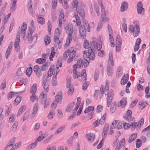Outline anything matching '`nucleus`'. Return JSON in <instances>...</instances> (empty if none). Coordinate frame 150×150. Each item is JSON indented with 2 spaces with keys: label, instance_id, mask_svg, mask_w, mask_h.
<instances>
[{
  "label": "nucleus",
  "instance_id": "obj_39",
  "mask_svg": "<svg viewBox=\"0 0 150 150\" xmlns=\"http://www.w3.org/2000/svg\"><path fill=\"white\" fill-rule=\"evenodd\" d=\"M112 33H109V37L111 44L112 45L111 46L112 47H114L115 45L114 44V40L113 37L111 34Z\"/></svg>",
  "mask_w": 150,
  "mask_h": 150
},
{
  "label": "nucleus",
  "instance_id": "obj_31",
  "mask_svg": "<svg viewBox=\"0 0 150 150\" xmlns=\"http://www.w3.org/2000/svg\"><path fill=\"white\" fill-rule=\"evenodd\" d=\"M65 125H63L58 128L55 132V134H57L59 133L62 132L65 129Z\"/></svg>",
  "mask_w": 150,
  "mask_h": 150
},
{
  "label": "nucleus",
  "instance_id": "obj_64",
  "mask_svg": "<svg viewBox=\"0 0 150 150\" xmlns=\"http://www.w3.org/2000/svg\"><path fill=\"white\" fill-rule=\"evenodd\" d=\"M57 0H53L52 2V8L53 9L56 8L57 6Z\"/></svg>",
  "mask_w": 150,
  "mask_h": 150
},
{
  "label": "nucleus",
  "instance_id": "obj_47",
  "mask_svg": "<svg viewBox=\"0 0 150 150\" xmlns=\"http://www.w3.org/2000/svg\"><path fill=\"white\" fill-rule=\"evenodd\" d=\"M141 141L139 139H138L136 142V146L137 148H139L142 145Z\"/></svg>",
  "mask_w": 150,
  "mask_h": 150
},
{
  "label": "nucleus",
  "instance_id": "obj_5",
  "mask_svg": "<svg viewBox=\"0 0 150 150\" xmlns=\"http://www.w3.org/2000/svg\"><path fill=\"white\" fill-rule=\"evenodd\" d=\"M40 98L41 99L42 103L45 104L44 106V108H46L49 105L48 101H46L47 95L42 92L40 94Z\"/></svg>",
  "mask_w": 150,
  "mask_h": 150
},
{
  "label": "nucleus",
  "instance_id": "obj_2",
  "mask_svg": "<svg viewBox=\"0 0 150 150\" xmlns=\"http://www.w3.org/2000/svg\"><path fill=\"white\" fill-rule=\"evenodd\" d=\"M134 26L133 25H130L129 28V31L131 33H132L134 37L137 36L140 32V29L139 24L136 22H134Z\"/></svg>",
  "mask_w": 150,
  "mask_h": 150
},
{
  "label": "nucleus",
  "instance_id": "obj_19",
  "mask_svg": "<svg viewBox=\"0 0 150 150\" xmlns=\"http://www.w3.org/2000/svg\"><path fill=\"white\" fill-rule=\"evenodd\" d=\"M37 84L36 83L33 84L30 90V93L31 94H35L37 90Z\"/></svg>",
  "mask_w": 150,
  "mask_h": 150
},
{
  "label": "nucleus",
  "instance_id": "obj_42",
  "mask_svg": "<svg viewBox=\"0 0 150 150\" xmlns=\"http://www.w3.org/2000/svg\"><path fill=\"white\" fill-rule=\"evenodd\" d=\"M112 97H109V96H108V99L107 100V105L108 107H109L112 102Z\"/></svg>",
  "mask_w": 150,
  "mask_h": 150
},
{
  "label": "nucleus",
  "instance_id": "obj_57",
  "mask_svg": "<svg viewBox=\"0 0 150 150\" xmlns=\"http://www.w3.org/2000/svg\"><path fill=\"white\" fill-rule=\"evenodd\" d=\"M144 123V119L143 118H142L139 121L137 125V127L138 128H140L141 125H142Z\"/></svg>",
  "mask_w": 150,
  "mask_h": 150
},
{
  "label": "nucleus",
  "instance_id": "obj_34",
  "mask_svg": "<svg viewBox=\"0 0 150 150\" xmlns=\"http://www.w3.org/2000/svg\"><path fill=\"white\" fill-rule=\"evenodd\" d=\"M44 42L46 45L49 44L50 42V37L48 35H47L44 38Z\"/></svg>",
  "mask_w": 150,
  "mask_h": 150
},
{
  "label": "nucleus",
  "instance_id": "obj_56",
  "mask_svg": "<svg viewBox=\"0 0 150 150\" xmlns=\"http://www.w3.org/2000/svg\"><path fill=\"white\" fill-rule=\"evenodd\" d=\"M46 137V136L45 137L42 136V135L40 136L36 139L35 141L37 143L38 142H40L42 140Z\"/></svg>",
  "mask_w": 150,
  "mask_h": 150
},
{
  "label": "nucleus",
  "instance_id": "obj_14",
  "mask_svg": "<svg viewBox=\"0 0 150 150\" xmlns=\"http://www.w3.org/2000/svg\"><path fill=\"white\" fill-rule=\"evenodd\" d=\"M129 79V74H127L125 75L122 78L121 81V84L122 85H124L126 84Z\"/></svg>",
  "mask_w": 150,
  "mask_h": 150
},
{
  "label": "nucleus",
  "instance_id": "obj_20",
  "mask_svg": "<svg viewBox=\"0 0 150 150\" xmlns=\"http://www.w3.org/2000/svg\"><path fill=\"white\" fill-rule=\"evenodd\" d=\"M137 137V133H134L132 134L129 138L128 143H131L136 139Z\"/></svg>",
  "mask_w": 150,
  "mask_h": 150
},
{
  "label": "nucleus",
  "instance_id": "obj_10",
  "mask_svg": "<svg viewBox=\"0 0 150 150\" xmlns=\"http://www.w3.org/2000/svg\"><path fill=\"white\" fill-rule=\"evenodd\" d=\"M76 52L74 51V49L70 50L69 52V56L67 59V62L69 63H71L73 60V58L76 55Z\"/></svg>",
  "mask_w": 150,
  "mask_h": 150
},
{
  "label": "nucleus",
  "instance_id": "obj_26",
  "mask_svg": "<svg viewBox=\"0 0 150 150\" xmlns=\"http://www.w3.org/2000/svg\"><path fill=\"white\" fill-rule=\"evenodd\" d=\"M37 20L38 23L41 25H43L45 23V20L43 17H41V15H39V16H38Z\"/></svg>",
  "mask_w": 150,
  "mask_h": 150
},
{
  "label": "nucleus",
  "instance_id": "obj_32",
  "mask_svg": "<svg viewBox=\"0 0 150 150\" xmlns=\"http://www.w3.org/2000/svg\"><path fill=\"white\" fill-rule=\"evenodd\" d=\"M32 95L30 97V99L31 101L33 102L35 101H38V98L37 97L35 94H32Z\"/></svg>",
  "mask_w": 150,
  "mask_h": 150
},
{
  "label": "nucleus",
  "instance_id": "obj_6",
  "mask_svg": "<svg viewBox=\"0 0 150 150\" xmlns=\"http://www.w3.org/2000/svg\"><path fill=\"white\" fill-rule=\"evenodd\" d=\"M20 33L18 31L17 33L16 37L14 43L15 48L16 51L18 52L20 51V47L19 46L20 41Z\"/></svg>",
  "mask_w": 150,
  "mask_h": 150
},
{
  "label": "nucleus",
  "instance_id": "obj_30",
  "mask_svg": "<svg viewBox=\"0 0 150 150\" xmlns=\"http://www.w3.org/2000/svg\"><path fill=\"white\" fill-rule=\"evenodd\" d=\"M82 71L83 74L81 75V76L82 77L83 80L86 81V80L87 78V74L86 73V70L85 69H83L82 70Z\"/></svg>",
  "mask_w": 150,
  "mask_h": 150
},
{
  "label": "nucleus",
  "instance_id": "obj_12",
  "mask_svg": "<svg viewBox=\"0 0 150 150\" xmlns=\"http://www.w3.org/2000/svg\"><path fill=\"white\" fill-rule=\"evenodd\" d=\"M86 136L90 142H93L95 138V135L93 133H90L87 134Z\"/></svg>",
  "mask_w": 150,
  "mask_h": 150
},
{
  "label": "nucleus",
  "instance_id": "obj_3",
  "mask_svg": "<svg viewBox=\"0 0 150 150\" xmlns=\"http://www.w3.org/2000/svg\"><path fill=\"white\" fill-rule=\"evenodd\" d=\"M52 74L48 72L47 76L46 74L43 75L42 84L43 86L44 90V91L45 93L48 92L49 90V84L48 82H47V78L48 77H50L52 75Z\"/></svg>",
  "mask_w": 150,
  "mask_h": 150
},
{
  "label": "nucleus",
  "instance_id": "obj_37",
  "mask_svg": "<svg viewBox=\"0 0 150 150\" xmlns=\"http://www.w3.org/2000/svg\"><path fill=\"white\" fill-rule=\"evenodd\" d=\"M116 107V103L115 102H113L111 105L110 107V111L112 113L115 111Z\"/></svg>",
  "mask_w": 150,
  "mask_h": 150
},
{
  "label": "nucleus",
  "instance_id": "obj_40",
  "mask_svg": "<svg viewBox=\"0 0 150 150\" xmlns=\"http://www.w3.org/2000/svg\"><path fill=\"white\" fill-rule=\"evenodd\" d=\"M46 61V59L45 58H39L36 59L35 60V62L38 64H42Z\"/></svg>",
  "mask_w": 150,
  "mask_h": 150
},
{
  "label": "nucleus",
  "instance_id": "obj_28",
  "mask_svg": "<svg viewBox=\"0 0 150 150\" xmlns=\"http://www.w3.org/2000/svg\"><path fill=\"white\" fill-rule=\"evenodd\" d=\"M94 110V107L93 106H90L85 109L84 113L86 114L88 113L89 112L93 111Z\"/></svg>",
  "mask_w": 150,
  "mask_h": 150
},
{
  "label": "nucleus",
  "instance_id": "obj_43",
  "mask_svg": "<svg viewBox=\"0 0 150 150\" xmlns=\"http://www.w3.org/2000/svg\"><path fill=\"white\" fill-rule=\"evenodd\" d=\"M69 52H70V50H67L64 54L63 59H66L69 55Z\"/></svg>",
  "mask_w": 150,
  "mask_h": 150
},
{
  "label": "nucleus",
  "instance_id": "obj_63",
  "mask_svg": "<svg viewBox=\"0 0 150 150\" xmlns=\"http://www.w3.org/2000/svg\"><path fill=\"white\" fill-rule=\"evenodd\" d=\"M53 137V135H51L48 137L47 139L44 140L43 142L44 143H48Z\"/></svg>",
  "mask_w": 150,
  "mask_h": 150
},
{
  "label": "nucleus",
  "instance_id": "obj_59",
  "mask_svg": "<svg viewBox=\"0 0 150 150\" xmlns=\"http://www.w3.org/2000/svg\"><path fill=\"white\" fill-rule=\"evenodd\" d=\"M103 107L101 105H98L97 107V112L98 113L101 112L103 110Z\"/></svg>",
  "mask_w": 150,
  "mask_h": 150
},
{
  "label": "nucleus",
  "instance_id": "obj_1",
  "mask_svg": "<svg viewBox=\"0 0 150 150\" xmlns=\"http://www.w3.org/2000/svg\"><path fill=\"white\" fill-rule=\"evenodd\" d=\"M91 47L88 50V53L89 55V61L90 60H93L95 57L94 51L99 50L101 49L102 47V41L100 38L98 39L97 42L93 40L91 42Z\"/></svg>",
  "mask_w": 150,
  "mask_h": 150
},
{
  "label": "nucleus",
  "instance_id": "obj_17",
  "mask_svg": "<svg viewBox=\"0 0 150 150\" xmlns=\"http://www.w3.org/2000/svg\"><path fill=\"white\" fill-rule=\"evenodd\" d=\"M38 108V104L36 103L34 105L33 112L31 115V118L33 119L37 114Z\"/></svg>",
  "mask_w": 150,
  "mask_h": 150
},
{
  "label": "nucleus",
  "instance_id": "obj_38",
  "mask_svg": "<svg viewBox=\"0 0 150 150\" xmlns=\"http://www.w3.org/2000/svg\"><path fill=\"white\" fill-rule=\"evenodd\" d=\"M51 16L52 21H54L55 19L57 18L56 16V11L55 10H53L51 12Z\"/></svg>",
  "mask_w": 150,
  "mask_h": 150
},
{
  "label": "nucleus",
  "instance_id": "obj_8",
  "mask_svg": "<svg viewBox=\"0 0 150 150\" xmlns=\"http://www.w3.org/2000/svg\"><path fill=\"white\" fill-rule=\"evenodd\" d=\"M127 115H126L123 116V118L128 122H130L134 120V118L132 117V111L131 110H129L127 112Z\"/></svg>",
  "mask_w": 150,
  "mask_h": 150
},
{
  "label": "nucleus",
  "instance_id": "obj_51",
  "mask_svg": "<svg viewBox=\"0 0 150 150\" xmlns=\"http://www.w3.org/2000/svg\"><path fill=\"white\" fill-rule=\"evenodd\" d=\"M64 16V12L63 10H61L60 13L59 20L60 19V20L63 21Z\"/></svg>",
  "mask_w": 150,
  "mask_h": 150
},
{
  "label": "nucleus",
  "instance_id": "obj_44",
  "mask_svg": "<svg viewBox=\"0 0 150 150\" xmlns=\"http://www.w3.org/2000/svg\"><path fill=\"white\" fill-rule=\"evenodd\" d=\"M139 105L140 107H142V108H141L142 109L147 105V103L146 102L140 101L139 102Z\"/></svg>",
  "mask_w": 150,
  "mask_h": 150
},
{
  "label": "nucleus",
  "instance_id": "obj_41",
  "mask_svg": "<svg viewBox=\"0 0 150 150\" xmlns=\"http://www.w3.org/2000/svg\"><path fill=\"white\" fill-rule=\"evenodd\" d=\"M109 60L112 66L114 65V62L113 60V58L112 57V52H110L109 54Z\"/></svg>",
  "mask_w": 150,
  "mask_h": 150
},
{
  "label": "nucleus",
  "instance_id": "obj_58",
  "mask_svg": "<svg viewBox=\"0 0 150 150\" xmlns=\"http://www.w3.org/2000/svg\"><path fill=\"white\" fill-rule=\"evenodd\" d=\"M22 72L21 69H18L16 72V75L18 76V78L22 76Z\"/></svg>",
  "mask_w": 150,
  "mask_h": 150
},
{
  "label": "nucleus",
  "instance_id": "obj_11",
  "mask_svg": "<svg viewBox=\"0 0 150 150\" xmlns=\"http://www.w3.org/2000/svg\"><path fill=\"white\" fill-rule=\"evenodd\" d=\"M62 92L61 91H59L58 92L57 94L55 96V100L54 101H56L57 103H61L62 99Z\"/></svg>",
  "mask_w": 150,
  "mask_h": 150
},
{
  "label": "nucleus",
  "instance_id": "obj_29",
  "mask_svg": "<svg viewBox=\"0 0 150 150\" xmlns=\"http://www.w3.org/2000/svg\"><path fill=\"white\" fill-rule=\"evenodd\" d=\"M83 52V57L84 59L86 61H89V54L88 53V52H87L86 51H84Z\"/></svg>",
  "mask_w": 150,
  "mask_h": 150
},
{
  "label": "nucleus",
  "instance_id": "obj_45",
  "mask_svg": "<svg viewBox=\"0 0 150 150\" xmlns=\"http://www.w3.org/2000/svg\"><path fill=\"white\" fill-rule=\"evenodd\" d=\"M37 144V142L35 141V142L30 144L27 147L28 149H30L35 147Z\"/></svg>",
  "mask_w": 150,
  "mask_h": 150
},
{
  "label": "nucleus",
  "instance_id": "obj_27",
  "mask_svg": "<svg viewBox=\"0 0 150 150\" xmlns=\"http://www.w3.org/2000/svg\"><path fill=\"white\" fill-rule=\"evenodd\" d=\"M126 98H123L120 101V106L122 108H124L126 105Z\"/></svg>",
  "mask_w": 150,
  "mask_h": 150
},
{
  "label": "nucleus",
  "instance_id": "obj_60",
  "mask_svg": "<svg viewBox=\"0 0 150 150\" xmlns=\"http://www.w3.org/2000/svg\"><path fill=\"white\" fill-rule=\"evenodd\" d=\"M142 4L141 2H139L138 3L137 6V9H144L142 8Z\"/></svg>",
  "mask_w": 150,
  "mask_h": 150
},
{
  "label": "nucleus",
  "instance_id": "obj_9",
  "mask_svg": "<svg viewBox=\"0 0 150 150\" xmlns=\"http://www.w3.org/2000/svg\"><path fill=\"white\" fill-rule=\"evenodd\" d=\"M33 70L37 77L40 78L42 75L41 70L38 65H35L33 68Z\"/></svg>",
  "mask_w": 150,
  "mask_h": 150
},
{
  "label": "nucleus",
  "instance_id": "obj_36",
  "mask_svg": "<svg viewBox=\"0 0 150 150\" xmlns=\"http://www.w3.org/2000/svg\"><path fill=\"white\" fill-rule=\"evenodd\" d=\"M122 74V69L120 67H119L117 71L116 76L117 77H119L121 76Z\"/></svg>",
  "mask_w": 150,
  "mask_h": 150
},
{
  "label": "nucleus",
  "instance_id": "obj_21",
  "mask_svg": "<svg viewBox=\"0 0 150 150\" xmlns=\"http://www.w3.org/2000/svg\"><path fill=\"white\" fill-rule=\"evenodd\" d=\"M128 3L126 1H123L121 4V9H127L128 8Z\"/></svg>",
  "mask_w": 150,
  "mask_h": 150
},
{
  "label": "nucleus",
  "instance_id": "obj_54",
  "mask_svg": "<svg viewBox=\"0 0 150 150\" xmlns=\"http://www.w3.org/2000/svg\"><path fill=\"white\" fill-rule=\"evenodd\" d=\"M74 91V88L73 86H71L69 88L67 92V94L69 95H71Z\"/></svg>",
  "mask_w": 150,
  "mask_h": 150
},
{
  "label": "nucleus",
  "instance_id": "obj_35",
  "mask_svg": "<svg viewBox=\"0 0 150 150\" xmlns=\"http://www.w3.org/2000/svg\"><path fill=\"white\" fill-rule=\"evenodd\" d=\"M22 98L19 96L16 97L14 101V104L16 105H18L21 102Z\"/></svg>",
  "mask_w": 150,
  "mask_h": 150
},
{
  "label": "nucleus",
  "instance_id": "obj_33",
  "mask_svg": "<svg viewBox=\"0 0 150 150\" xmlns=\"http://www.w3.org/2000/svg\"><path fill=\"white\" fill-rule=\"evenodd\" d=\"M90 45L91 43H90V44L89 45V42L86 40H85L83 44V46L85 48L88 49L89 50V49H90V47H91Z\"/></svg>",
  "mask_w": 150,
  "mask_h": 150
},
{
  "label": "nucleus",
  "instance_id": "obj_7",
  "mask_svg": "<svg viewBox=\"0 0 150 150\" xmlns=\"http://www.w3.org/2000/svg\"><path fill=\"white\" fill-rule=\"evenodd\" d=\"M106 113H105L103 115V117L100 119L98 121V120H96V121L93 122L94 125H95V127L99 126V124L103 125L105 122V120L106 118Z\"/></svg>",
  "mask_w": 150,
  "mask_h": 150
},
{
  "label": "nucleus",
  "instance_id": "obj_55",
  "mask_svg": "<svg viewBox=\"0 0 150 150\" xmlns=\"http://www.w3.org/2000/svg\"><path fill=\"white\" fill-rule=\"evenodd\" d=\"M137 126V122H133L130 125V127L131 128L132 130H133L135 129Z\"/></svg>",
  "mask_w": 150,
  "mask_h": 150
},
{
  "label": "nucleus",
  "instance_id": "obj_13",
  "mask_svg": "<svg viewBox=\"0 0 150 150\" xmlns=\"http://www.w3.org/2000/svg\"><path fill=\"white\" fill-rule=\"evenodd\" d=\"M27 28V25L26 23L25 22H23V23L22 26H21V31L18 30L17 33L19 31L20 33V34L21 33L22 36V35H25V30Z\"/></svg>",
  "mask_w": 150,
  "mask_h": 150
},
{
  "label": "nucleus",
  "instance_id": "obj_18",
  "mask_svg": "<svg viewBox=\"0 0 150 150\" xmlns=\"http://www.w3.org/2000/svg\"><path fill=\"white\" fill-rule=\"evenodd\" d=\"M79 33L81 36L83 37H85L86 32L84 28L81 25L79 27Z\"/></svg>",
  "mask_w": 150,
  "mask_h": 150
},
{
  "label": "nucleus",
  "instance_id": "obj_22",
  "mask_svg": "<svg viewBox=\"0 0 150 150\" xmlns=\"http://www.w3.org/2000/svg\"><path fill=\"white\" fill-rule=\"evenodd\" d=\"M83 26H84L88 32H89L90 30V28L88 22L86 20H83Z\"/></svg>",
  "mask_w": 150,
  "mask_h": 150
},
{
  "label": "nucleus",
  "instance_id": "obj_24",
  "mask_svg": "<svg viewBox=\"0 0 150 150\" xmlns=\"http://www.w3.org/2000/svg\"><path fill=\"white\" fill-rule=\"evenodd\" d=\"M113 73V70L112 69L111 67L108 64L107 66V73L108 76H111Z\"/></svg>",
  "mask_w": 150,
  "mask_h": 150
},
{
  "label": "nucleus",
  "instance_id": "obj_62",
  "mask_svg": "<svg viewBox=\"0 0 150 150\" xmlns=\"http://www.w3.org/2000/svg\"><path fill=\"white\" fill-rule=\"evenodd\" d=\"M109 125L106 124L105 125L103 132H105L107 133L108 132V129H109Z\"/></svg>",
  "mask_w": 150,
  "mask_h": 150
},
{
  "label": "nucleus",
  "instance_id": "obj_23",
  "mask_svg": "<svg viewBox=\"0 0 150 150\" xmlns=\"http://www.w3.org/2000/svg\"><path fill=\"white\" fill-rule=\"evenodd\" d=\"M77 13L83 19L85 17V12L84 10H76Z\"/></svg>",
  "mask_w": 150,
  "mask_h": 150
},
{
  "label": "nucleus",
  "instance_id": "obj_4",
  "mask_svg": "<svg viewBox=\"0 0 150 150\" xmlns=\"http://www.w3.org/2000/svg\"><path fill=\"white\" fill-rule=\"evenodd\" d=\"M61 33L59 29L58 28L56 29L54 37V41L56 43L58 44V47L60 48L62 46V43L59 40Z\"/></svg>",
  "mask_w": 150,
  "mask_h": 150
},
{
  "label": "nucleus",
  "instance_id": "obj_52",
  "mask_svg": "<svg viewBox=\"0 0 150 150\" xmlns=\"http://www.w3.org/2000/svg\"><path fill=\"white\" fill-rule=\"evenodd\" d=\"M18 125V122H15L12 126L11 127V130L12 131L14 132L15 131Z\"/></svg>",
  "mask_w": 150,
  "mask_h": 150
},
{
  "label": "nucleus",
  "instance_id": "obj_50",
  "mask_svg": "<svg viewBox=\"0 0 150 150\" xmlns=\"http://www.w3.org/2000/svg\"><path fill=\"white\" fill-rule=\"evenodd\" d=\"M32 71V69L31 67H29L28 68L26 71V73L27 75L28 76H30L31 75Z\"/></svg>",
  "mask_w": 150,
  "mask_h": 150
},
{
  "label": "nucleus",
  "instance_id": "obj_61",
  "mask_svg": "<svg viewBox=\"0 0 150 150\" xmlns=\"http://www.w3.org/2000/svg\"><path fill=\"white\" fill-rule=\"evenodd\" d=\"M82 64V59H79L77 61V65L78 67L80 68L81 67Z\"/></svg>",
  "mask_w": 150,
  "mask_h": 150
},
{
  "label": "nucleus",
  "instance_id": "obj_46",
  "mask_svg": "<svg viewBox=\"0 0 150 150\" xmlns=\"http://www.w3.org/2000/svg\"><path fill=\"white\" fill-rule=\"evenodd\" d=\"M57 77L55 76L52 78V84L53 86H55L57 85Z\"/></svg>",
  "mask_w": 150,
  "mask_h": 150
},
{
  "label": "nucleus",
  "instance_id": "obj_25",
  "mask_svg": "<svg viewBox=\"0 0 150 150\" xmlns=\"http://www.w3.org/2000/svg\"><path fill=\"white\" fill-rule=\"evenodd\" d=\"M74 103L73 102L68 105L66 111L67 112H70L73 109V107L74 105Z\"/></svg>",
  "mask_w": 150,
  "mask_h": 150
},
{
  "label": "nucleus",
  "instance_id": "obj_15",
  "mask_svg": "<svg viewBox=\"0 0 150 150\" xmlns=\"http://www.w3.org/2000/svg\"><path fill=\"white\" fill-rule=\"evenodd\" d=\"M106 12L105 10H101V17L102 21L103 22H105L109 21L108 18H107L106 17Z\"/></svg>",
  "mask_w": 150,
  "mask_h": 150
},
{
  "label": "nucleus",
  "instance_id": "obj_53",
  "mask_svg": "<svg viewBox=\"0 0 150 150\" xmlns=\"http://www.w3.org/2000/svg\"><path fill=\"white\" fill-rule=\"evenodd\" d=\"M99 93V90H96L94 91V94L93 95V98L94 99L96 100H97L98 97V94Z\"/></svg>",
  "mask_w": 150,
  "mask_h": 150
},
{
  "label": "nucleus",
  "instance_id": "obj_49",
  "mask_svg": "<svg viewBox=\"0 0 150 150\" xmlns=\"http://www.w3.org/2000/svg\"><path fill=\"white\" fill-rule=\"evenodd\" d=\"M123 21L124 22V23L122 25V27L124 31L126 33L127 30V26L126 24V21L125 19H123Z\"/></svg>",
  "mask_w": 150,
  "mask_h": 150
},
{
  "label": "nucleus",
  "instance_id": "obj_16",
  "mask_svg": "<svg viewBox=\"0 0 150 150\" xmlns=\"http://www.w3.org/2000/svg\"><path fill=\"white\" fill-rule=\"evenodd\" d=\"M67 33H68V37H69V39L70 40V38L71 37V35L73 33V27L71 25H68L67 29Z\"/></svg>",
  "mask_w": 150,
  "mask_h": 150
},
{
  "label": "nucleus",
  "instance_id": "obj_48",
  "mask_svg": "<svg viewBox=\"0 0 150 150\" xmlns=\"http://www.w3.org/2000/svg\"><path fill=\"white\" fill-rule=\"evenodd\" d=\"M74 16H75V17L76 18V25H80L81 23V21L79 19V16H78V15H77L76 14V13H75Z\"/></svg>",
  "mask_w": 150,
  "mask_h": 150
}]
</instances>
